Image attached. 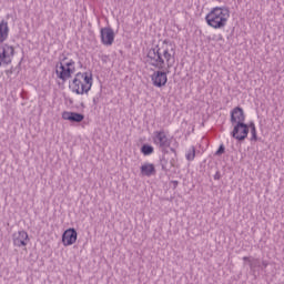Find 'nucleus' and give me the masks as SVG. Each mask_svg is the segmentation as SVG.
Instances as JSON below:
<instances>
[{
  "label": "nucleus",
  "mask_w": 284,
  "mask_h": 284,
  "mask_svg": "<svg viewBox=\"0 0 284 284\" xmlns=\"http://www.w3.org/2000/svg\"><path fill=\"white\" fill-rule=\"evenodd\" d=\"M146 61L158 70H170L176 63V44L168 39L153 44L146 52Z\"/></svg>",
  "instance_id": "obj_1"
},
{
  "label": "nucleus",
  "mask_w": 284,
  "mask_h": 284,
  "mask_svg": "<svg viewBox=\"0 0 284 284\" xmlns=\"http://www.w3.org/2000/svg\"><path fill=\"white\" fill-rule=\"evenodd\" d=\"M231 12L227 7H213L205 16V22L213 30H223L230 21Z\"/></svg>",
  "instance_id": "obj_2"
},
{
  "label": "nucleus",
  "mask_w": 284,
  "mask_h": 284,
  "mask_svg": "<svg viewBox=\"0 0 284 284\" xmlns=\"http://www.w3.org/2000/svg\"><path fill=\"white\" fill-rule=\"evenodd\" d=\"M92 73L78 72L69 83V89L73 94H88L92 90Z\"/></svg>",
  "instance_id": "obj_3"
},
{
  "label": "nucleus",
  "mask_w": 284,
  "mask_h": 284,
  "mask_svg": "<svg viewBox=\"0 0 284 284\" xmlns=\"http://www.w3.org/2000/svg\"><path fill=\"white\" fill-rule=\"evenodd\" d=\"M74 72H77V62L72 59L64 58L55 65V74L60 81L72 79Z\"/></svg>",
  "instance_id": "obj_4"
},
{
  "label": "nucleus",
  "mask_w": 284,
  "mask_h": 284,
  "mask_svg": "<svg viewBox=\"0 0 284 284\" xmlns=\"http://www.w3.org/2000/svg\"><path fill=\"white\" fill-rule=\"evenodd\" d=\"M14 54H17L14 45L10 43H0V68H8V65H12Z\"/></svg>",
  "instance_id": "obj_5"
},
{
  "label": "nucleus",
  "mask_w": 284,
  "mask_h": 284,
  "mask_svg": "<svg viewBox=\"0 0 284 284\" xmlns=\"http://www.w3.org/2000/svg\"><path fill=\"white\" fill-rule=\"evenodd\" d=\"M78 239H79V233H77V229L74 227L67 229L62 233V245L64 247H70L74 245V243H77Z\"/></svg>",
  "instance_id": "obj_6"
},
{
  "label": "nucleus",
  "mask_w": 284,
  "mask_h": 284,
  "mask_svg": "<svg viewBox=\"0 0 284 284\" xmlns=\"http://www.w3.org/2000/svg\"><path fill=\"white\" fill-rule=\"evenodd\" d=\"M152 140L154 145H158V148H170V145H172V141H170L165 131H154Z\"/></svg>",
  "instance_id": "obj_7"
},
{
  "label": "nucleus",
  "mask_w": 284,
  "mask_h": 284,
  "mask_svg": "<svg viewBox=\"0 0 284 284\" xmlns=\"http://www.w3.org/2000/svg\"><path fill=\"white\" fill-rule=\"evenodd\" d=\"M151 81L154 88H165L168 85V72L165 71H154L151 74Z\"/></svg>",
  "instance_id": "obj_8"
},
{
  "label": "nucleus",
  "mask_w": 284,
  "mask_h": 284,
  "mask_svg": "<svg viewBox=\"0 0 284 284\" xmlns=\"http://www.w3.org/2000/svg\"><path fill=\"white\" fill-rule=\"evenodd\" d=\"M250 134V128L245 123L235 124L233 128L232 136L237 141H245Z\"/></svg>",
  "instance_id": "obj_9"
},
{
  "label": "nucleus",
  "mask_w": 284,
  "mask_h": 284,
  "mask_svg": "<svg viewBox=\"0 0 284 284\" xmlns=\"http://www.w3.org/2000/svg\"><path fill=\"white\" fill-rule=\"evenodd\" d=\"M114 38H115V34L112 28L104 27L101 29L100 39H101L102 45H106V47L112 45V43H114Z\"/></svg>",
  "instance_id": "obj_10"
},
{
  "label": "nucleus",
  "mask_w": 284,
  "mask_h": 284,
  "mask_svg": "<svg viewBox=\"0 0 284 284\" xmlns=\"http://www.w3.org/2000/svg\"><path fill=\"white\" fill-rule=\"evenodd\" d=\"M30 243V235L26 231H18L13 234V245L16 247H27Z\"/></svg>",
  "instance_id": "obj_11"
},
{
  "label": "nucleus",
  "mask_w": 284,
  "mask_h": 284,
  "mask_svg": "<svg viewBox=\"0 0 284 284\" xmlns=\"http://www.w3.org/2000/svg\"><path fill=\"white\" fill-rule=\"evenodd\" d=\"M231 123L234 125L245 123V111L241 106H235L231 111Z\"/></svg>",
  "instance_id": "obj_12"
},
{
  "label": "nucleus",
  "mask_w": 284,
  "mask_h": 284,
  "mask_svg": "<svg viewBox=\"0 0 284 284\" xmlns=\"http://www.w3.org/2000/svg\"><path fill=\"white\" fill-rule=\"evenodd\" d=\"M63 121H70L71 123H81L85 116L81 113L72 112V111H63L62 112Z\"/></svg>",
  "instance_id": "obj_13"
},
{
  "label": "nucleus",
  "mask_w": 284,
  "mask_h": 284,
  "mask_svg": "<svg viewBox=\"0 0 284 284\" xmlns=\"http://www.w3.org/2000/svg\"><path fill=\"white\" fill-rule=\"evenodd\" d=\"M141 176H154L156 166L150 162H145L140 166Z\"/></svg>",
  "instance_id": "obj_14"
},
{
  "label": "nucleus",
  "mask_w": 284,
  "mask_h": 284,
  "mask_svg": "<svg viewBox=\"0 0 284 284\" xmlns=\"http://www.w3.org/2000/svg\"><path fill=\"white\" fill-rule=\"evenodd\" d=\"M10 34V27H8V21L2 20L0 22V43H6L8 41V37Z\"/></svg>",
  "instance_id": "obj_15"
},
{
  "label": "nucleus",
  "mask_w": 284,
  "mask_h": 284,
  "mask_svg": "<svg viewBox=\"0 0 284 284\" xmlns=\"http://www.w3.org/2000/svg\"><path fill=\"white\" fill-rule=\"evenodd\" d=\"M141 152L144 156H150V154H154V148L150 144H144L141 148Z\"/></svg>",
  "instance_id": "obj_16"
},
{
  "label": "nucleus",
  "mask_w": 284,
  "mask_h": 284,
  "mask_svg": "<svg viewBox=\"0 0 284 284\" xmlns=\"http://www.w3.org/2000/svg\"><path fill=\"white\" fill-rule=\"evenodd\" d=\"M185 159L189 161H194V159H196V149L194 146H191L186 152Z\"/></svg>",
  "instance_id": "obj_17"
},
{
  "label": "nucleus",
  "mask_w": 284,
  "mask_h": 284,
  "mask_svg": "<svg viewBox=\"0 0 284 284\" xmlns=\"http://www.w3.org/2000/svg\"><path fill=\"white\" fill-rule=\"evenodd\" d=\"M251 134H252L253 141H256V125L254 124H251Z\"/></svg>",
  "instance_id": "obj_18"
},
{
  "label": "nucleus",
  "mask_w": 284,
  "mask_h": 284,
  "mask_svg": "<svg viewBox=\"0 0 284 284\" xmlns=\"http://www.w3.org/2000/svg\"><path fill=\"white\" fill-rule=\"evenodd\" d=\"M224 152H225V146L220 145L219 150L216 151V154H217V155H221V154H223Z\"/></svg>",
  "instance_id": "obj_19"
}]
</instances>
